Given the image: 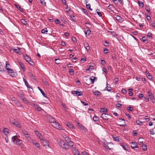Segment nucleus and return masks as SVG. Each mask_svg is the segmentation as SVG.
I'll use <instances>...</instances> for the list:
<instances>
[{
	"instance_id": "49",
	"label": "nucleus",
	"mask_w": 155,
	"mask_h": 155,
	"mask_svg": "<svg viewBox=\"0 0 155 155\" xmlns=\"http://www.w3.org/2000/svg\"><path fill=\"white\" fill-rule=\"evenodd\" d=\"M68 143L69 144H68V145H69V147L71 146L72 147L73 146V143L71 140L70 141V142H69Z\"/></svg>"
},
{
	"instance_id": "52",
	"label": "nucleus",
	"mask_w": 155,
	"mask_h": 155,
	"mask_svg": "<svg viewBox=\"0 0 155 155\" xmlns=\"http://www.w3.org/2000/svg\"><path fill=\"white\" fill-rule=\"evenodd\" d=\"M20 49L18 48V49H14V51L16 53L18 54L20 51Z\"/></svg>"
},
{
	"instance_id": "22",
	"label": "nucleus",
	"mask_w": 155,
	"mask_h": 155,
	"mask_svg": "<svg viewBox=\"0 0 155 155\" xmlns=\"http://www.w3.org/2000/svg\"><path fill=\"white\" fill-rule=\"evenodd\" d=\"M38 88L40 90V91H41V93H42V94L45 97H46V98H47V97L45 95V93L42 90V89H41L39 87H38Z\"/></svg>"
},
{
	"instance_id": "13",
	"label": "nucleus",
	"mask_w": 155,
	"mask_h": 155,
	"mask_svg": "<svg viewBox=\"0 0 155 155\" xmlns=\"http://www.w3.org/2000/svg\"><path fill=\"white\" fill-rule=\"evenodd\" d=\"M24 58L27 62L30 61L32 62V61L31 60L30 58L28 55H24Z\"/></svg>"
},
{
	"instance_id": "11",
	"label": "nucleus",
	"mask_w": 155,
	"mask_h": 155,
	"mask_svg": "<svg viewBox=\"0 0 155 155\" xmlns=\"http://www.w3.org/2000/svg\"><path fill=\"white\" fill-rule=\"evenodd\" d=\"M108 116V114H106L105 113H103L101 114V117L103 118V119L106 120H107V116Z\"/></svg>"
},
{
	"instance_id": "47",
	"label": "nucleus",
	"mask_w": 155,
	"mask_h": 155,
	"mask_svg": "<svg viewBox=\"0 0 155 155\" xmlns=\"http://www.w3.org/2000/svg\"><path fill=\"white\" fill-rule=\"evenodd\" d=\"M69 72L71 75L73 74H74V71L73 70L71 69H69Z\"/></svg>"
},
{
	"instance_id": "44",
	"label": "nucleus",
	"mask_w": 155,
	"mask_h": 155,
	"mask_svg": "<svg viewBox=\"0 0 155 155\" xmlns=\"http://www.w3.org/2000/svg\"><path fill=\"white\" fill-rule=\"evenodd\" d=\"M139 6L143 7V3L142 2H140V1H138Z\"/></svg>"
},
{
	"instance_id": "20",
	"label": "nucleus",
	"mask_w": 155,
	"mask_h": 155,
	"mask_svg": "<svg viewBox=\"0 0 155 155\" xmlns=\"http://www.w3.org/2000/svg\"><path fill=\"white\" fill-rule=\"evenodd\" d=\"M18 64H20L21 68L24 71L25 70V67L24 66V64L21 61H18Z\"/></svg>"
},
{
	"instance_id": "61",
	"label": "nucleus",
	"mask_w": 155,
	"mask_h": 155,
	"mask_svg": "<svg viewBox=\"0 0 155 155\" xmlns=\"http://www.w3.org/2000/svg\"><path fill=\"white\" fill-rule=\"evenodd\" d=\"M97 13L98 15L99 16H100V17H102L101 14V12H100L97 11Z\"/></svg>"
},
{
	"instance_id": "36",
	"label": "nucleus",
	"mask_w": 155,
	"mask_h": 155,
	"mask_svg": "<svg viewBox=\"0 0 155 155\" xmlns=\"http://www.w3.org/2000/svg\"><path fill=\"white\" fill-rule=\"evenodd\" d=\"M55 63L57 64H59L60 63V60L59 58L55 59Z\"/></svg>"
},
{
	"instance_id": "31",
	"label": "nucleus",
	"mask_w": 155,
	"mask_h": 155,
	"mask_svg": "<svg viewBox=\"0 0 155 155\" xmlns=\"http://www.w3.org/2000/svg\"><path fill=\"white\" fill-rule=\"evenodd\" d=\"M140 138H139L138 139V143L140 145H142L143 144V141H142Z\"/></svg>"
},
{
	"instance_id": "62",
	"label": "nucleus",
	"mask_w": 155,
	"mask_h": 155,
	"mask_svg": "<svg viewBox=\"0 0 155 155\" xmlns=\"http://www.w3.org/2000/svg\"><path fill=\"white\" fill-rule=\"evenodd\" d=\"M118 78H116L114 79V81L116 84L118 83Z\"/></svg>"
},
{
	"instance_id": "10",
	"label": "nucleus",
	"mask_w": 155,
	"mask_h": 155,
	"mask_svg": "<svg viewBox=\"0 0 155 155\" xmlns=\"http://www.w3.org/2000/svg\"><path fill=\"white\" fill-rule=\"evenodd\" d=\"M78 125L79 128L82 130H86V129L84 127V126L79 123H78Z\"/></svg>"
},
{
	"instance_id": "56",
	"label": "nucleus",
	"mask_w": 155,
	"mask_h": 155,
	"mask_svg": "<svg viewBox=\"0 0 155 155\" xmlns=\"http://www.w3.org/2000/svg\"><path fill=\"white\" fill-rule=\"evenodd\" d=\"M113 6L112 5H109L107 7V8L110 10H111Z\"/></svg>"
},
{
	"instance_id": "38",
	"label": "nucleus",
	"mask_w": 155,
	"mask_h": 155,
	"mask_svg": "<svg viewBox=\"0 0 155 155\" xmlns=\"http://www.w3.org/2000/svg\"><path fill=\"white\" fill-rule=\"evenodd\" d=\"M93 120L95 121H97L99 120V118L97 116H94L93 118Z\"/></svg>"
},
{
	"instance_id": "54",
	"label": "nucleus",
	"mask_w": 155,
	"mask_h": 155,
	"mask_svg": "<svg viewBox=\"0 0 155 155\" xmlns=\"http://www.w3.org/2000/svg\"><path fill=\"white\" fill-rule=\"evenodd\" d=\"M82 10L85 14L87 15V11H86V10L85 9L82 8Z\"/></svg>"
},
{
	"instance_id": "26",
	"label": "nucleus",
	"mask_w": 155,
	"mask_h": 155,
	"mask_svg": "<svg viewBox=\"0 0 155 155\" xmlns=\"http://www.w3.org/2000/svg\"><path fill=\"white\" fill-rule=\"evenodd\" d=\"M146 75L149 79L151 80L152 79V77L149 73H147Z\"/></svg>"
},
{
	"instance_id": "48",
	"label": "nucleus",
	"mask_w": 155,
	"mask_h": 155,
	"mask_svg": "<svg viewBox=\"0 0 155 155\" xmlns=\"http://www.w3.org/2000/svg\"><path fill=\"white\" fill-rule=\"evenodd\" d=\"M127 110L129 111H132L133 110V108L132 107H128L127 108Z\"/></svg>"
},
{
	"instance_id": "18",
	"label": "nucleus",
	"mask_w": 155,
	"mask_h": 155,
	"mask_svg": "<svg viewBox=\"0 0 155 155\" xmlns=\"http://www.w3.org/2000/svg\"><path fill=\"white\" fill-rule=\"evenodd\" d=\"M9 129L8 128H5L3 130V133L5 135H7L9 133Z\"/></svg>"
},
{
	"instance_id": "6",
	"label": "nucleus",
	"mask_w": 155,
	"mask_h": 155,
	"mask_svg": "<svg viewBox=\"0 0 155 155\" xmlns=\"http://www.w3.org/2000/svg\"><path fill=\"white\" fill-rule=\"evenodd\" d=\"M120 145L125 150H127L128 148V146L126 143H121Z\"/></svg>"
},
{
	"instance_id": "8",
	"label": "nucleus",
	"mask_w": 155,
	"mask_h": 155,
	"mask_svg": "<svg viewBox=\"0 0 155 155\" xmlns=\"http://www.w3.org/2000/svg\"><path fill=\"white\" fill-rule=\"evenodd\" d=\"M48 121L52 123V124L55 121L54 118L52 117L51 116H49L48 118Z\"/></svg>"
},
{
	"instance_id": "21",
	"label": "nucleus",
	"mask_w": 155,
	"mask_h": 155,
	"mask_svg": "<svg viewBox=\"0 0 155 155\" xmlns=\"http://www.w3.org/2000/svg\"><path fill=\"white\" fill-rule=\"evenodd\" d=\"M66 125L67 126L70 128H74V126L72 124L69 123H68Z\"/></svg>"
},
{
	"instance_id": "28",
	"label": "nucleus",
	"mask_w": 155,
	"mask_h": 155,
	"mask_svg": "<svg viewBox=\"0 0 155 155\" xmlns=\"http://www.w3.org/2000/svg\"><path fill=\"white\" fill-rule=\"evenodd\" d=\"M10 65L9 64L8 62L6 61L5 64V68L6 70H7V69L10 68Z\"/></svg>"
},
{
	"instance_id": "2",
	"label": "nucleus",
	"mask_w": 155,
	"mask_h": 155,
	"mask_svg": "<svg viewBox=\"0 0 155 155\" xmlns=\"http://www.w3.org/2000/svg\"><path fill=\"white\" fill-rule=\"evenodd\" d=\"M59 145L60 147L65 149H68L69 148V145L64 143L62 140L60 141L59 142Z\"/></svg>"
},
{
	"instance_id": "59",
	"label": "nucleus",
	"mask_w": 155,
	"mask_h": 155,
	"mask_svg": "<svg viewBox=\"0 0 155 155\" xmlns=\"http://www.w3.org/2000/svg\"><path fill=\"white\" fill-rule=\"evenodd\" d=\"M81 102L83 104V105L84 106H86V105H88V104H87V103H86L85 102H84L82 101H81Z\"/></svg>"
},
{
	"instance_id": "24",
	"label": "nucleus",
	"mask_w": 155,
	"mask_h": 155,
	"mask_svg": "<svg viewBox=\"0 0 155 155\" xmlns=\"http://www.w3.org/2000/svg\"><path fill=\"white\" fill-rule=\"evenodd\" d=\"M14 125L15 126L19 128H21V126L19 124V123L18 121H15L14 123Z\"/></svg>"
},
{
	"instance_id": "35",
	"label": "nucleus",
	"mask_w": 155,
	"mask_h": 155,
	"mask_svg": "<svg viewBox=\"0 0 155 155\" xmlns=\"http://www.w3.org/2000/svg\"><path fill=\"white\" fill-rule=\"evenodd\" d=\"M65 140L66 141L67 143H68L71 141L70 139L68 137H67L65 138Z\"/></svg>"
},
{
	"instance_id": "45",
	"label": "nucleus",
	"mask_w": 155,
	"mask_h": 155,
	"mask_svg": "<svg viewBox=\"0 0 155 155\" xmlns=\"http://www.w3.org/2000/svg\"><path fill=\"white\" fill-rule=\"evenodd\" d=\"M136 123L138 125H141L143 124V122L138 120L136 121Z\"/></svg>"
},
{
	"instance_id": "30",
	"label": "nucleus",
	"mask_w": 155,
	"mask_h": 155,
	"mask_svg": "<svg viewBox=\"0 0 155 155\" xmlns=\"http://www.w3.org/2000/svg\"><path fill=\"white\" fill-rule=\"evenodd\" d=\"M48 32V30H47V29L46 28H45L43 29L42 30L41 32L42 33L44 34L45 33L47 32Z\"/></svg>"
},
{
	"instance_id": "37",
	"label": "nucleus",
	"mask_w": 155,
	"mask_h": 155,
	"mask_svg": "<svg viewBox=\"0 0 155 155\" xmlns=\"http://www.w3.org/2000/svg\"><path fill=\"white\" fill-rule=\"evenodd\" d=\"M40 2L41 4L43 5H45L46 2L45 1V0H40Z\"/></svg>"
},
{
	"instance_id": "58",
	"label": "nucleus",
	"mask_w": 155,
	"mask_h": 155,
	"mask_svg": "<svg viewBox=\"0 0 155 155\" xmlns=\"http://www.w3.org/2000/svg\"><path fill=\"white\" fill-rule=\"evenodd\" d=\"M150 133L151 135H153L154 134V132H153V129L150 130Z\"/></svg>"
},
{
	"instance_id": "14",
	"label": "nucleus",
	"mask_w": 155,
	"mask_h": 155,
	"mask_svg": "<svg viewBox=\"0 0 155 155\" xmlns=\"http://www.w3.org/2000/svg\"><path fill=\"white\" fill-rule=\"evenodd\" d=\"M87 29L86 30V29H85L84 30L85 31V33L86 35L89 36L91 32V31L88 29V28H87Z\"/></svg>"
},
{
	"instance_id": "1",
	"label": "nucleus",
	"mask_w": 155,
	"mask_h": 155,
	"mask_svg": "<svg viewBox=\"0 0 155 155\" xmlns=\"http://www.w3.org/2000/svg\"><path fill=\"white\" fill-rule=\"evenodd\" d=\"M12 138V141L16 144L20 145L22 143V140L18 139L16 136L13 137Z\"/></svg>"
},
{
	"instance_id": "25",
	"label": "nucleus",
	"mask_w": 155,
	"mask_h": 155,
	"mask_svg": "<svg viewBox=\"0 0 155 155\" xmlns=\"http://www.w3.org/2000/svg\"><path fill=\"white\" fill-rule=\"evenodd\" d=\"M9 74L11 76L13 77H15L17 75L16 73L14 72L13 71V72H11Z\"/></svg>"
},
{
	"instance_id": "7",
	"label": "nucleus",
	"mask_w": 155,
	"mask_h": 155,
	"mask_svg": "<svg viewBox=\"0 0 155 155\" xmlns=\"http://www.w3.org/2000/svg\"><path fill=\"white\" fill-rule=\"evenodd\" d=\"M34 107L36 110L38 111H41L42 110V108L40 107L37 104H34Z\"/></svg>"
},
{
	"instance_id": "16",
	"label": "nucleus",
	"mask_w": 155,
	"mask_h": 155,
	"mask_svg": "<svg viewBox=\"0 0 155 155\" xmlns=\"http://www.w3.org/2000/svg\"><path fill=\"white\" fill-rule=\"evenodd\" d=\"M23 81H24L25 84L27 87L29 88H31V87L29 86L27 81L25 80L24 78H23Z\"/></svg>"
},
{
	"instance_id": "19",
	"label": "nucleus",
	"mask_w": 155,
	"mask_h": 155,
	"mask_svg": "<svg viewBox=\"0 0 155 155\" xmlns=\"http://www.w3.org/2000/svg\"><path fill=\"white\" fill-rule=\"evenodd\" d=\"M148 94L150 97V98L151 100H153L154 96L153 94L150 92H149L148 93Z\"/></svg>"
},
{
	"instance_id": "43",
	"label": "nucleus",
	"mask_w": 155,
	"mask_h": 155,
	"mask_svg": "<svg viewBox=\"0 0 155 155\" xmlns=\"http://www.w3.org/2000/svg\"><path fill=\"white\" fill-rule=\"evenodd\" d=\"M107 110L106 108H101L100 111L101 112H107Z\"/></svg>"
},
{
	"instance_id": "64",
	"label": "nucleus",
	"mask_w": 155,
	"mask_h": 155,
	"mask_svg": "<svg viewBox=\"0 0 155 155\" xmlns=\"http://www.w3.org/2000/svg\"><path fill=\"white\" fill-rule=\"evenodd\" d=\"M55 22L56 24H59L60 23V21L58 19H56L55 20Z\"/></svg>"
},
{
	"instance_id": "46",
	"label": "nucleus",
	"mask_w": 155,
	"mask_h": 155,
	"mask_svg": "<svg viewBox=\"0 0 155 155\" xmlns=\"http://www.w3.org/2000/svg\"><path fill=\"white\" fill-rule=\"evenodd\" d=\"M105 90L110 91L111 90V88L110 87H108L107 86V87L105 88Z\"/></svg>"
},
{
	"instance_id": "39",
	"label": "nucleus",
	"mask_w": 155,
	"mask_h": 155,
	"mask_svg": "<svg viewBox=\"0 0 155 155\" xmlns=\"http://www.w3.org/2000/svg\"><path fill=\"white\" fill-rule=\"evenodd\" d=\"M119 137H113V139L115 141H119Z\"/></svg>"
},
{
	"instance_id": "5",
	"label": "nucleus",
	"mask_w": 155,
	"mask_h": 155,
	"mask_svg": "<svg viewBox=\"0 0 155 155\" xmlns=\"http://www.w3.org/2000/svg\"><path fill=\"white\" fill-rule=\"evenodd\" d=\"M72 151L74 155H81L79 151L73 147L72 148Z\"/></svg>"
},
{
	"instance_id": "34",
	"label": "nucleus",
	"mask_w": 155,
	"mask_h": 155,
	"mask_svg": "<svg viewBox=\"0 0 155 155\" xmlns=\"http://www.w3.org/2000/svg\"><path fill=\"white\" fill-rule=\"evenodd\" d=\"M142 147V149L144 150H146L147 149V146L146 145H143Z\"/></svg>"
},
{
	"instance_id": "53",
	"label": "nucleus",
	"mask_w": 155,
	"mask_h": 155,
	"mask_svg": "<svg viewBox=\"0 0 155 155\" xmlns=\"http://www.w3.org/2000/svg\"><path fill=\"white\" fill-rule=\"evenodd\" d=\"M81 155H89L85 151L82 152H81Z\"/></svg>"
},
{
	"instance_id": "17",
	"label": "nucleus",
	"mask_w": 155,
	"mask_h": 155,
	"mask_svg": "<svg viewBox=\"0 0 155 155\" xmlns=\"http://www.w3.org/2000/svg\"><path fill=\"white\" fill-rule=\"evenodd\" d=\"M119 120L122 121L123 122V124H120L119 125L120 126L123 127L125 126L126 125V124H125V121L124 119L120 118L119 119Z\"/></svg>"
},
{
	"instance_id": "51",
	"label": "nucleus",
	"mask_w": 155,
	"mask_h": 155,
	"mask_svg": "<svg viewBox=\"0 0 155 155\" xmlns=\"http://www.w3.org/2000/svg\"><path fill=\"white\" fill-rule=\"evenodd\" d=\"M16 7L20 11H22V8L20 7L19 5H16Z\"/></svg>"
},
{
	"instance_id": "33",
	"label": "nucleus",
	"mask_w": 155,
	"mask_h": 155,
	"mask_svg": "<svg viewBox=\"0 0 155 155\" xmlns=\"http://www.w3.org/2000/svg\"><path fill=\"white\" fill-rule=\"evenodd\" d=\"M29 75L31 78L32 79H35V77L33 74L31 73H29Z\"/></svg>"
},
{
	"instance_id": "57",
	"label": "nucleus",
	"mask_w": 155,
	"mask_h": 155,
	"mask_svg": "<svg viewBox=\"0 0 155 155\" xmlns=\"http://www.w3.org/2000/svg\"><path fill=\"white\" fill-rule=\"evenodd\" d=\"M101 63L103 65H104L105 64V61L104 60H101Z\"/></svg>"
},
{
	"instance_id": "32",
	"label": "nucleus",
	"mask_w": 155,
	"mask_h": 155,
	"mask_svg": "<svg viewBox=\"0 0 155 155\" xmlns=\"http://www.w3.org/2000/svg\"><path fill=\"white\" fill-rule=\"evenodd\" d=\"M21 23L24 25H26L27 24V22L24 19H21Z\"/></svg>"
},
{
	"instance_id": "40",
	"label": "nucleus",
	"mask_w": 155,
	"mask_h": 155,
	"mask_svg": "<svg viewBox=\"0 0 155 155\" xmlns=\"http://www.w3.org/2000/svg\"><path fill=\"white\" fill-rule=\"evenodd\" d=\"M94 93L95 95L99 96L101 94V92L97 91H95Z\"/></svg>"
},
{
	"instance_id": "41",
	"label": "nucleus",
	"mask_w": 155,
	"mask_h": 155,
	"mask_svg": "<svg viewBox=\"0 0 155 155\" xmlns=\"http://www.w3.org/2000/svg\"><path fill=\"white\" fill-rule=\"evenodd\" d=\"M145 9L147 11L148 13H149L150 12V9L149 8V6H146L145 8Z\"/></svg>"
},
{
	"instance_id": "3",
	"label": "nucleus",
	"mask_w": 155,
	"mask_h": 155,
	"mask_svg": "<svg viewBox=\"0 0 155 155\" xmlns=\"http://www.w3.org/2000/svg\"><path fill=\"white\" fill-rule=\"evenodd\" d=\"M41 143L44 146H46V148L47 149L50 147L49 145V141L44 139H41Z\"/></svg>"
},
{
	"instance_id": "60",
	"label": "nucleus",
	"mask_w": 155,
	"mask_h": 155,
	"mask_svg": "<svg viewBox=\"0 0 155 155\" xmlns=\"http://www.w3.org/2000/svg\"><path fill=\"white\" fill-rule=\"evenodd\" d=\"M142 39V41L143 42H145L147 41V39L145 37H143Z\"/></svg>"
},
{
	"instance_id": "29",
	"label": "nucleus",
	"mask_w": 155,
	"mask_h": 155,
	"mask_svg": "<svg viewBox=\"0 0 155 155\" xmlns=\"http://www.w3.org/2000/svg\"><path fill=\"white\" fill-rule=\"evenodd\" d=\"M86 8L89 9L90 11H92V9L91 8V5L90 4H86Z\"/></svg>"
},
{
	"instance_id": "9",
	"label": "nucleus",
	"mask_w": 155,
	"mask_h": 155,
	"mask_svg": "<svg viewBox=\"0 0 155 155\" xmlns=\"http://www.w3.org/2000/svg\"><path fill=\"white\" fill-rule=\"evenodd\" d=\"M131 147L132 148L134 149L135 148H138L139 147L137 146V144L135 142H132L131 143Z\"/></svg>"
},
{
	"instance_id": "63",
	"label": "nucleus",
	"mask_w": 155,
	"mask_h": 155,
	"mask_svg": "<svg viewBox=\"0 0 155 155\" xmlns=\"http://www.w3.org/2000/svg\"><path fill=\"white\" fill-rule=\"evenodd\" d=\"M77 91H71V93L73 94H75L76 95Z\"/></svg>"
},
{
	"instance_id": "23",
	"label": "nucleus",
	"mask_w": 155,
	"mask_h": 155,
	"mask_svg": "<svg viewBox=\"0 0 155 155\" xmlns=\"http://www.w3.org/2000/svg\"><path fill=\"white\" fill-rule=\"evenodd\" d=\"M97 78L95 77L92 76L91 78H90V80L91 81V84H93L94 82V81L95 79H96Z\"/></svg>"
},
{
	"instance_id": "50",
	"label": "nucleus",
	"mask_w": 155,
	"mask_h": 155,
	"mask_svg": "<svg viewBox=\"0 0 155 155\" xmlns=\"http://www.w3.org/2000/svg\"><path fill=\"white\" fill-rule=\"evenodd\" d=\"M7 70L8 71V72L9 74H10L11 72H13V70L10 68L7 69Z\"/></svg>"
},
{
	"instance_id": "27",
	"label": "nucleus",
	"mask_w": 155,
	"mask_h": 155,
	"mask_svg": "<svg viewBox=\"0 0 155 155\" xmlns=\"http://www.w3.org/2000/svg\"><path fill=\"white\" fill-rule=\"evenodd\" d=\"M83 95L82 92L81 91H77V93L76 94V96H81Z\"/></svg>"
},
{
	"instance_id": "42",
	"label": "nucleus",
	"mask_w": 155,
	"mask_h": 155,
	"mask_svg": "<svg viewBox=\"0 0 155 155\" xmlns=\"http://www.w3.org/2000/svg\"><path fill=\"white\" fill-rule=\"evenodd\" d=\"M108 50L106 48H105L104 49V53L105 54H107L108 53Z\"/></svg>"
},
{
	"instance_id": "15",
	"label": "nucleus",
	"mask_w": 155,
	"mask_h": 155,
	"mask_svg": "<svg viewBox=\"0 0 155 155\" xmlns=\"http://www.w3.org/2000/svg\"><path fill=\"white\" fill-rule=\"evenodd\" d=\"M115 18L116 20L119 22H121L122 21V19L121 17L119 15H117L116 17H114Z\"/></svg>"
},
{
	"instance_id": "12",
	"label": "nucleus",
	"mask_w": 155,
	"mask_h": 155,
	"mask_svg": "<svg viewBox=\"0 0 155 155\" xmlns=\"http://www.w3.org/2000/svg\"><path fill=\"white\" fill-rule=\"evenodd\" d=\"M35 132L36 133V135L41 140V139H43L42 135L41 134L39 133L38 130H35Z\"/></svg>"
},
{
	"instance_id": "55",
	"label": "nucleus",
	"mask_w": 155,
	"mask_h": 155,
	"mask_svg": "<svg viewBox=\"0 0 155 155\" xmlns=\"http://www.w3.org/2000/svg\"><path fill=\"white\" fill-rule=\"evenodd\" d=\"M22 100L26 103H28V101L25 98H22Z\"/></svg>"
},
{
	"instance_id": "4",
	"label": "nucleus",
	"mask_w": 155,
	"mask_h": 155,
	"mask_svg": "<svg viewBox=\"0 0 155 155\" xmlns=\"http://www.w3.org/2000/svg\"><path fill=\"white\" fill-rule=\"evenodd\" d=\"M52 125L57 129L60 130H63L61 126L55 121L52 124Z\"/></svg>"
}]
</instances>
